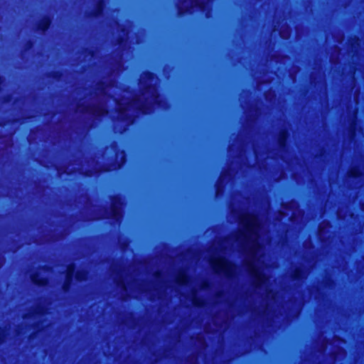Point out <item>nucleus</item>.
I'll return each instance as SVG.
<instances>
[{
    "label": "nucleus",
    "mask_w": 364,
    "mask_h": 364,
    "mask_svg": "<svg viewBox=\"0 0 364 364\" xmlns=\"http://www.w3.org/2000/svg\"><path fill=\"white\" fill-rule=\"evenodd\" d=\"M121 31H122V32H125V31H126V26H122V28Z\"/></svg>",
    "instance_id": "37"
},
{
    "label": "nucleus",
    "mask_w": 364,
    "mask_h": 364,
    "mask_svg": "<svg viewBox=\"0 0 364 364\" xmlns=\"http://www.w3.org/2000/svg\"><path fill=\"white\" fill-rule=\"evenodd\" d=\"M224 176V174H222L219 178V181H218V183H216L215 185V192H216V194H218L220 191V189H221V183H222V181H223V178Z\"/></svg>",
    "instance_id": "24"
},
{
    "label": "nucleus",
    "mask_w": 364,
    "mask_h": 364,
    "mask_svg": "<svg viewBox=\"0 0 364 364\" xmlns=\"http://www.w3.org/2000/svg\"><path fill=\"white\" fill-rule=\"evenodd\" d=\"M117 285L119 286L122 290H127V285L123 280H119Z\"/></svg>",
    "instance_id": "26"
},
{
    "label": "nucleus",
    "mask_w": 364,
    "mask_h": 364,
    "mask_svg": "<svg viewBox=\"0 0 364 364\" xmlns=\"http://www.w3.org/2000/svg\"><path fill=\"white\" fill-rule=\"evenodd\" d=\"M210 264L213 271L215 274H224L226 277H230L233 272V264L223 257H218L211 259Z\"/></svg>",
    "instance_id": "2"
},
{
    "label": "nucleus",
    "mask_w": 364,
    "mask_h": 364,
    "mask_svg": "<svg viewBox=\"0 0 364 364\" xmlns=\"http://www.w3.org/2000/svg\"><path fill=\"white\" fill-rule=\"evenodd\" d=\"M192 303L196 307H202L204 304L203 300L195 295L192 297Z\"/></svg>",
    "instance_id": "18"
},
{
    "label": "nucleus",
    "mask_w": 364,
    "mask_h": 364,
    "mask_svg": "<svg viewBox=\"0 0 364 364\" xmlns=\"http://www.w3.org/2000/svg\"><path fill=\"white\" fill-rule=\"evenodd\" d=\"M6 337V329L5 328H0V345L3 344L5 342V339Z\"/></svg>",
    "instance_id": "21"
},
{
    "label": "nucleus",
    "mask_w": 364,
    "mask_h": 364,
    "mask_svg": "<svg viewBox=\"0 0 364 364\" xmlns=\"http://www.w3.org/2000/svg\"><path fill=\"white\" fill-rule=\"evenodd\" d=\"M93 53H94V52H93V50H91V51H90V54H91V55H92V54H93Z\"/></svg>",
    "instance_id": "43"
},
{
    "label": "nucleus",
    "mask_w": 364,
    "mask_h": 364,
    "mask_svg": "<svg viewBox=\"0 0 364 364\" xmlns=\"http://www.w3.org/2000/svg\"><path fill=\"white\" fill-rule=\"evenodd\" d=\"M52 25V18L49 15H44L43 18L38 22L36 30L42 33L47 32Z\"/></svg>",
    "instance_id": "7"
},
{
    "label": "nucleus",
    "mask_w": 364,
    "mask_h": 364,
    "mask_svg": "<svg viewBox=\"0 0 364 364\" xmlns=\"http://www.w3.org/2000/svg\"><path fill=\"white\" fill-rule=\"evenodd\" d=\"M4 77L0 75V92L2 91V87L4 83Z\"/></svg>",
    "instance_id": "29"
},
{
    "label": "nucleus",
    "mask_w": 364,
    "mask_h": 364,
    "mask_svg": "<svg viewBox=\"0 0 364 364\" xmlns=\"http://www.w3.org/2000/svg\"><path fill=\"white\" fill-rule=\"evenodd\" d=\"M289 137L290 133L287 128L280 131L278 136V144L281 149H285L288 147Z\"/></svg>",
    "instance_id": "8"
},
{
    "label": "nucleus",
    "mask_w": 364,
    "mask_h": 364,
    "mask_svg": "<svg viewBox=\"0 0 364 364\" xmlns=\"http://www.w3.org/2000/svg\"><path fill=\"white\" fill-rule=\"evenodd\" d=\"M240 223L243 225L247 233L257 236V230L259 228L258 218L255 215L247 214L240 218Z\"/></svg>",
    "instance_id": "4"
},
{
    "label": "nucleus",
    "mask_w": 364,
    "mask_h": 364,
    "mask_svg": "<svg viewBox=\"0 0 364 364\" xmlns=\"http://www.w3.org/2000/svg\"><path fill=\"white\" fill-rule=\"evenodd\" d=\"M123 120L126 121L127 122H128V124H133L134 122V117L130 114H124L122 117Z\"/></svg>",
    "instance_id": "22"
},
{
    "label": "nucleus",
    "mask_w": 364,
    "mask_h": 364,
    "mask_svg": "<svg viewBox=\"0 0 364 364\" xmlns=\"http://www.w3.org/2000/svg\"><path fill=\"white\" fill-rule=\"evenodd\" d=\"M113 144V146H114L117 145V142H115V141H114V142H113V144Z\"/></svg>",
    "instance_id": "40"
},
{
    "label": "nucleus",
    "mask_w": 364,
    "mask_h": 364,
    "mask_svg": "<svg viewBox=\"0 0 364 364\" xmlns=\"http://www.w3.org/2000/svg\"><path fill=\"white\" fill-rule=\"evenodd\" d=\"M190 280V277L185 271H181L176 277V282L181 287L188 285Z\"/></svg>",
    "instance_id": "11"
},
{
    "label": "nucleus",
    "mask_w": 364,
    "mask_h": 364,
    "mask_svg": "<svg viewBox=\"0 0 364 364\" xmlns=\"http://www.w3.org/2000/svg\"><path fill=\"white\" fill-rule=\"evenodd\" d=\"M106 1L105 0H97L95 8L89 13V16L95 18L102 17L105 11Z\"/></svg>",
    "instance_id": "6"
},
{
    "label": "nucleus",
    "mask_w": 364,
    "mask_h": 364,
    "mask_svg": "<svg viewBox=\"0 0 364 364\" xmlns=\"http://www.w3.org/2000/svg\"><path fill=\"white\" fill-rule=\"evenodd\" d=\"M34 335H35V333H32L29 336V338H31Z\"/></svg>",
    "instance_id": "38"
},
{
    "label": "nucleus",
    "mask_w": 364,
    "mask_h": 364,
    "mask_svg": "<svg viewBox=\"0 0 364 364\" xmlns=\"http://www.w3.org/2000/svg\"><path fill=\"white\" fill-rule=\"evenodd\" d=\"M76 266L71 263L68 265L64 282L62 285L63 291L69 293L74 284V279L78 282H84L87 279V272L85 270H77L75 272Z\"/></svg>",
    "instance_id": "1"
},
{
    "label": "nucleus",
    "mask_w": 364,
    "mask_h": 364,
    "mask_svg": "<svg viewBox=\"0 0 364 364\" xmlns=\"http://www.w3.org/2000/svg\"><path fill=\"white\" fill-rule=\"evenodd\" d=\"M104 171H109V169H108V168H105Z\"/></svg>",
    "instance_id": "42"
},
{
    "label": "nucleus",
    "mask_w": 364,
    "mask_h": 364,
    "mask_svg": "<svg viewBox=\"0 0 364 364\" xmlns=\"http://www.w3.org/2000/svg\"><path fill=\"white\" fill-rule=\"evenodd\" d=\"M120 152H121L122 154H125L124 150H121V151H120Z\"/></svg>",
    "instance_id": "41"
},
{
    "label": "nucleus",
    "mask_w": 364,
    "mask_h": 364,
    "mask_svg": "<svg viewBox=\"0 0 364 364\" xmlns=\"http://www.w3.org/2000/svg\"><path fill=\"white\" fill-rule=\"evenodd\" d=\"M8 123H9V121H4V122L0 123V126L3 127V126L6 125Z\"/></svg>",
    "instance_id": "36"
},
{
    "label": "nucleus",
    "mask_w": 364,
    "mask_h": 364,
    "mask_svg": "<svg viewBox=\"0 0 364 364\" xmlns=\"http://www.w3.org/2000/svg\"><path fill=\"white\" fill-rule=\"evenodd\" d=\"M48 76L55 80H59L63 76L61 70H53L48 73Z\"/></svg>",
    "instance_id": "17"
},
{
    "label": "nucleus",
    "mask_w": 364,
    "mask_h": 364,
    "mask_svg": "<svg viewBox=\"0 0 364 364\" xmlns=\"http://www.w3.org/2000/svg\"><path fill=\"white\" fill-rule=\"evenodd\" d=\"M12 99L11 95H6L3 97L4 102H9Z\"/></svg>",
    "instance_id": "28"
},
{
    "label": "nucleus",
    "mask_w": 364,
    "mask_h": 364,
    "mask_svg": "<svg viewBox=\"0 0 364 364\" xmlns=\"http://www.w3.org/2000/svg\"><path fill=\"white\" fill-rule=\"evenodd\" d=\"M153 101L154 105H156L159 107H163L165 103L164 99L161 97L159 93L154 95Z\"/></svg>",
    "instance_id": "16"
},
{
    "label": "nucleus",
    "mask_w": 364,
    "mask_h": 364,
    "mask_svg": "<svg viewBox=\"0 0 364 364\" xmlns=\"http://www.w3.org/2000/svg\"><path fill=\"white\" fill-rule=\"evenodd\" d=\"M33 46V41L32 40H28L26 45H25V50H28L29 49H31Z\"/></svg>",
    "instance_id": "27"
},
{
    "label": "nucleus",
    "mask_w": 364,
    "mask_h": 364,
    "mask_svg": "<svg viewBox=\"0 0 364 364\" xmlns=\"http://www.w3.org/2000/svg\"><path fill=\"white\" fill-rule=\"evenodd\" d=\"M363 176V172L358 166L351 168L348 171V176L353 179H358Z\"/></svg>",
    "instance_id": "13"
},
{
    "label": "nucleus",
    "mask_w": 364,
    "mask_h": 364,
    "mask_svg": "<svg viewBox=\"0 0 364 364\" xmlns=\"http://www.w3.org/2000/svg\"><path fill=\"white\" fill-rule=\"evenodd\" d=\"M156 88L155 84L148 83L145 85L144 89L146 91L149 92Z\"/></svg>",
    "instance_id": "25"
},
{
    "label": "nucleus",
    "mask_w": 364,
    "mask_h": 364,
    "mask_svg": "<svg viewBox=\"0 0 364 364\" xmlns=\"http://www.w3.org/2000/svg\"><path fill=\"white\" fill-rule=\"evenodd\" d=\"M189 13V9L188 8H183L181 6L178 7V14L180 16H183L186 14Z\"/></svg>",
    "instance_id": "23"
},
{
    "label": "nucleus",
    "mask_w": 364,
    "mask_h": 364,
    "mask_svg": "<svg viewBox=\"0 0 364 364\" xmlns=\"http://www.w3.org/2000/svg\"><path fill=\"white\" fill-rule=\"evenodd\" d=\"M82 112H89L92 115L97 117H102L107 113V110L106 109L100 106H92L90 109H88V107H85V108L82 109Z\"/></svg>",
    "instance_id": "10"
},
{
    "label": "nucleus",
    "mask_w": 364,
    "mask_h": 364,
    "mask_svg": "<svg viewBox=\"0 0 364 364\" xmlns=\"http://www.w3.org/2000/svg\"><path fill=\"white\" fill-rule=\"evenodd\" d=\"M208 287V282H203L202 283L201 287L203 289H206Z\"/></svg>",
    "instance_id": "33"
},
{
    "label": "nucleus",
    "mask_w": 364,
    "mask_h": 364,
    "mask_svg": "<svg viewBox=\"0 0 364 364\" xmlns=\"http://www.w3.org/2000/svg\"><path fill=\"white\" fill-rule=\"evenodd\" d=\"M154 277H155L156 279H161V278L162 277V276H163V275H162L161 272H160V271H156V272H155V273H154Z\"/></svg>",
    "instance_id": "30"
},
{
    "label": "nucleus",
    "mask_w": 364,
    "mask_h": 364,
    "mask_svg": "<svg viewBox=\"0 0 364 364\" xmlns=\"http://www.w3.org/2000/svg\"><path fill=\"white\" fill-rule=\"evenodd\" d=\"M124 41V38L123 36H120L118 38V43L119 44L122 43Z\"/></svg>",
    "instance_id": "34"
},
{
    "label": "nucleus",
    "mask_w": 364,
    "mask_h": 364,
    "mask_svg": "<svg viewBox=\"0 0 364 364\" xmlns=\"http://www.w3.org/2000/svg\"><path fill=\"white\" fill-rule=\"evenodd\" d=\"M124 162V156L122 157L121 161L117 163V167L120 168L121 165Z\"/></svg>",
    "instance_id": "32"
},
{
    "label": "nucleus",
    "mask_w": 364,
    "mask_h": 364,
    "mask_svg": "<svg viewBox=\"0 0 364 364\" xmlns=\"http://www.w3.org/2000/svg\"><path fill=\"white\" fill-rule=\"evenodd\" d=\"M31 280L37 287H46L48 284V279L42 276L40 272H35L31 274Z\"/></svg>",
    "instance_id": "9"
},
{
    "label": "nucleus",
    "mask_w": 364,
    "mask_h": 364,
    "mask_svg": "<svg viewBox=\"0 0 364 364\" xmlns=\"http://www.w3.org/2000/svg\"><path fill=\"white\" fill-rule=\"evenodd\" d=\"M304 270L301 267H296L292 272L291 278L293 280L299 281L304 277Z\"/></svg>",
    "instance_id": "14"
},
{
    "label": "nucleus",
    "mask_w": 364,
    "mask_h": 364,
    "mask_svg": "<svg viewBox=\"0 0 364 364\" xmlns=\"http://www.w3.org/2000/svg\"><path fill=\"white\" fill-rule=\"evenodd\" d=\"M195 6L198 8V9L201 12H207L205 16L208 17V3L204 1H195Z\"/></svg>",
    "instance_id": "12"
},
{
    "label": "nucleus",
    "mask_w": 364,
    "mask_h": 364,
    "mask_svg": "<svg viewBox=\"0 0 364 364\" xmlns=\"http://www.w3.org/2000/svg\"><path fill=\"white\" fill-rule=\"evenodd\" d=\"M360 42V38L357 35L353 36L350 40L351 47H355V46L358 44Z\"/></svg>",
    "instance_id": "20"
},
{
    "label": "nucleus",
    "mask_w": 364,
    "mask_h": 364,
    "mask_svg": "<svg viewBox=\"0 0 364 364\" xmlns=\"http://www.w3.org/2000/svg\"><path fill=\"white\" fill-rule=\"evenodd\" d=\"M144 80L145 81L153 82L157 79V75L151 70H146L143 73Z\"/></svg>",
    "instance_id": "15"
},
{
    "label": "nucleus",
    "mask_w": 364,
    "mask_h": 364,
    "mask_svg": "<svg viewBox=\"0 0 364 364\" xmlns=\"http://www.w3.org/2000/svg\"><path fill=\"white\" fill-rule=\"evenodd\" d=\"M259 247H260V245H259V244L258 242H257L255 240L252 241V248L253 249H257Z\"/></svg>",
    "instance_id": "31"
},
{
    "label": "nucleus",
    "mask_w": 364,
    "mask_h": 364,
    "mask_svg": "<svg viewBox=\"0 0 364 364\" xmlns=\"http://www.w3.org/2000/svg\"><path fill=\"white\" fill-rule=\"evenodd\" d=\"M137 109L139 112H140L141 114H149L150 112V109H149V107L147 106L145 104H141L138 107H137Z\"/></svg>",
    "instance_id": "19"
},
{
    "label": "nucleus",
    "mask_w": 364,
    "mask_h": 364,
    "mask_svg": "<svg viewBox=\"0 0 364 364\" xmlns=\"http://www.w3.org/2000/svg\"><path fill=\"white\" fill-rule=\"evenodd\" d=\"M46 267V266H41L40 268L41 269H45Z\"/></svg>",
    "instance_id": "39"
},
{
    "label": "nucleus",
    "mask_w": 364,
    "mask_h": 364,
    "mask_svg": "<svg viewBox=\"0 0 364 364\" xmlns=\"http://www.w3.org/2000/svg\"><path fill=\"white\" fill-rule=\"evenodd\" d=\"M109 218L114 221H118L122 217V207L124 205V196L120 193L111 195Z\"/></svg>",
    "instance_id": "3"
},
{
    "label": "nucleus",
    "mask_w": 364,
    "mask_h": 364,
    "mask_svg": "<svg viewBox=\"0 0 364 364\" xmlns=\"http://www.w3.org/2000/svg\"><path fill=\"white\" fill-rule=\"evenodd\" d=\"M91 173H92L91 171L88 170V171H87L85 173V176H91Z\"/></svg>",
    "instance_id": "35"
},
{
    "label": "nucleus",
    "mask_w": 364,
    "mask_h": 364,
    "mask_svg": "<svg viewBox=\"0 0 364 364\" xmlns=\"http://www.w3.org/2000/svg\"><path fill=\"white\" fill-rule=\"evenodd\" d=\"M247 270L250 277L252 278L255 286H259L264 282V274L253 263H247Z\"/></svg>",
    "instance_id": "5"
}]
</instances>
